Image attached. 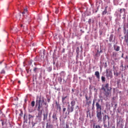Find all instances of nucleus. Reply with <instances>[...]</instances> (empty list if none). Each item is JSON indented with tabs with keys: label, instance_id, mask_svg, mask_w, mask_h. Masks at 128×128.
Wrapping results in <instances>:
<instances>
[{
	"label": "nucleus",
	"instance_id": "29",
	"mask_svg": "<svg viewBox=\"0 0 128 128\" xmlns=\"http://www.w3.org/2000/svg\"><path fill=\"white\" fill-rule=\"evenodd\" d=\"M27 14L26 12L24 11L23 12H22V14L23 15V16H24V14Z\"/></svg>",
	"mask_w": 128,
	"mask_h": 128
},
{
	"label": "nucleus",
	"instance_id": "56",
	"mask_svg": "<svg viewBox=\"0 0 128 128\" xmlns=\"http://www.w3.org/2000/svg\"><path fill=\"white\" fill-rule=\"evenodd\" d=\"M76 108H78V106H76Z\"/></svg>",
	"mask_w": 128,
	"mask_h": 128
},
{
	"label": "nucleus",
	"instance_id": "41",
	"mask_svg": "<svg viewBox=\"0 0 128 128\" xmlns=\"http://www.w3.org/2000/svg\"><path fill=\"white\" fill-rule=\"evenodd\" d=\"M92 106H94V101H93Z\"/></svg>",
	"mask_w": 128,
	"mask_h": 128
},
{
	"label": "nucleus",
	"instance_id": "46",
	"mask_svg": "<svg viewBox=\"0 0 128 128\" xmlns=\"http://www.w3.org/2000/svg\"><path fill=\"white\" fill-rule=\"evenodd\" d=\"M107 118H108V120H110V118L108 117V116H107Z\"/></svg>",
	"mask_w": 128,
	"mask_h": 128
},
{
	"label": "nucleus",
	"instance_id": "17",
	"mask_svg": "<svg viewBox=\"0 0 128 128\" xmlns=\"http://www.w3.org/2000/svg\"><path fill=\"white\" fill-rule=\"evenodd\" d=\"M20 16H22L20 15V14H18L16 16V18L17 20H20Z\"/></svg>",
	"mask_w": 128,
	"mask_h": 128
},
{
	"label": "nucleus",
	"instance_id": "22",
	"mask_svg": "<svg viewBox=\"0 0 128 128\" xmlns=\"http://www.w3.org/2000/svg\"><path fill=\"white\" fill-rule=\"evenodd\" d=\"M32 128H34V126H36V123L34 122H32Z\"/></svg>",
	"mask_w": 128,
	"mask_h": 128
},
{
	"label": "nucleus",
	"instance_id": "18",
	"mask_svg": "<svg viewBox=\"0 0 128 128\" xmlns=\"http://www.w3.org/2000/svg\"><path fill=\"white\" fill-rule=\"evenodd\" d=\"M101 80H102V82H106V78L104 76H102Z\"/></svg>",
	"mask_w": 128,
	"mask_h": 128
},
{
	"label": "nucleus",
	"instance_id": "38",
	"mask_svg": "<svg viewBox=\"0 0 128 128\" xmlns=\"http://www.w3.org/2000/svg\"><path fill=\"white\" fill-rule=\"evenodd\" d=\"M48 102H50V98H48Z\"/></svg>",
	"mask_w": 128,
	"mask_h": 128
},
{
	"label": "nucleus",
	"instance_id": "60",
	"mask_svg": "<svg viewBox=\"0 0 128 128\" xmlns=\"http://www.w3.org/2000/svg\"><path fill=\"white\" fill-rule=\"evenodd\" d=\"M94 126H95V125L94 124Z\"/></svg>",
	"mask_w": 128,
	"mask_h": 128
},
{
	"label": "nucleus",
	"instance_id": "40",
	"mask_svg": "<svg viewBox=\"0 0 128 128\" xmlns=\"http://www.w3.org/2000/svg\"><path fill=\"white\" fill-rule=\"evenodd\" d=\"M126 60H128V56H126Z\"/></svg>",
	"mask_w": 128,
	"mask_h": 128
},
{
	"label": "nucleus",
	"instance_id": "48",
	"mask_svg": "<svg viewBox=\"0 0 128 128\" xmlns=\"http://www.w3.org/2000/svg\"><path fill=\"white\" fill-rule=\"evenodd\" d=\"M2 64V62H0V64Z\"/></svg>",
	"mask_w": 128,
	"mask_h": 128
},
{
	"label": "nucleus",
	"instance_id": "11",
	"mask_svg": "<svg viewBox=\"0 0 128 128\" xmlns=\"http://www.w3.org/2000/svg\"><path fill=\"white\" fill-rule=\"evenodd\" d=\"M74 108L72 106H70V107L68 108V114H70V112H74Z\"/></svg>",
	"mask_w": 128,
	"mask_h": 128
},
{
	"label": "nucleus",
	"instance_id": "58",
	"mask_svg": "<svg viewBox=\"0 0 128 128\" xmlns=\"http://www.w3.org/2000/svg\"><path fill=\"white\" fill-rule=\"evenodd\" d=\"M6 68V66H5Z\"/></svg>",
	"mask_w": 128,
	"mask_h": 128
},
{
	"label": "nucleus",
	"instance_id": "57",
	"mask_svg": "<svg viewBox=\"0 0 128 128\" xmlns=\"http://www.w3.org/2000/svg\"><path fill=\"white\" fill-rule=\"evenodd\" d=\"M110 40V42H112V39H111V40Z\"/></svg>",
	"mask_w": 128,
	"mask_h": 128
},
{
	"label": "nucleus",
	"instance_id": "30",
	"mask_svg": "<svg viewBox=\"0 0 128 128\" xmlns=\"http://www.w3.org/2000/svg\"><path fill=\"white\" fill-rule=\"evenodd\" d=\"M66 108H63V109H62L63 112H66Z\"/></svg>",
	"mask_w": 128,
	"mask_h": 128
},
{
	"label": "nucleus",
	"instance_id": "39",
	"mask_svg": "<svg viewBox=\"0 0 128 128\" xmlns=\"http://www.w3.org/2000/svg\"><path fill=\"white\" fill-rule=\"evenodd\" d=\"M126 28H124V34H126Z\"/></svg>",
	"mask_w": 128,
	"mask_h": 128
},
{
	"label": "nucleus",
	"instance_id": "33",
	"mask_svg": "<svg viewBox=\"0 0 128 128\" xmlns=\"http://www.w3.org/2000/svg\"><path fill=\"white\" fill-rule=\"evenodd\" d=\"M2 126H4V121H2Z\"/></svg>",
	"mask_w": 128,
	"mask_h": 128
},
{
	"label": "nucleus",
	"instance_id": "8",
	"mask_svg": "<svg viewBox=\"0 0 128 128\" xmlns=\"http://www.w3.org/2000/svg\"><path fill=\"white\" fill-rule=\"evenodd\" d=\"M52 118L54 120V121L58 120V117L56 116V112H54L53 113Z\"/></svg>",
	"mask_w": 128,
	"mask_h": 128
},
{
	"label": "nucleus",
	"instance_id": "19",
	"mask_svg": "<svg viewBox=\"0 0 128 128\" xmlns=\"http://www.w3.org/2000/svg\"><path fill=\"white\" fill-rule=\"evenodd\" d=\"M38 70H40L38 68H34L33 70L35 72H38Z\"/></svg>",
	"mask_w": 128,
	"mask_h": 128
},
{
	"label": "nucleus",
	"instance_id": "4",
	"mask_svg": "<svg viewBox=\"0 0 128 128\" xmlns=\"http://www.w3.org/2000/svg\"><path fill=\"white\" fill-rule=\"evenodd\" d=\"M34 116L30 114H28V115L24 114V122L28 124V120H29V122H30V120L34 118Z\"/></svg>",
	"mask_w": 128,
	"mask_h": 128
},
{
	"label": "nucleus",
	"instance_id": "23",
	"mask_svg": "<svg viewBox=\"0 0 128 128\" xmlns=\"http://www.w3.org/2000/svg\"><path fill=\"white\" fill-rule=\"evenodd\" d=\"M0 74H6V70H4V69H2V71L0 72Z\"/></svg>",
	"mask_w": 128,
	"mask_h": 128
},
{
	"label": "nucleus",
	"instance_id": "1",
	"mask_svg": "<svg viewBox=\"0 0 128 128\" xmlns=\"http://www.w3.org/2000/svg\"><path fill=\"white\" fill-rule=\"evenodd\" d=\"M112 87H110V84L108 83H106L101 88V90H104V96H106V98H110V96H112Z\"/></svg>",
	"mask_w": 128,
	"mask_h": 128
},
{
	"label": "nucleus",
	"instance_id": "14",
	"mask_svg": "<svg viewBox=\"0 0 128 128\" xmlns=\"http://www.w3.org/2000/svg\"><path fill=\"white\" fill-rule=\"evenodd\" d=\"M43 120H48V113L46 114H44Z\"/></svg>",
	"mask_w": 128,
	"mask_h": 128
},
{
	"label": "nucleus",
	"instance_id": "12",
	"mask_svg": "<svg viewBox=\"0 0 128 128\" xmlns=\"http://www.w3.org/2000/svg\"><path fill=\"white\" fill-rule=\"evenodd\" d=\"M95 76H96L98 80H100V72H98V71H96L95 72Z\"/></svg>",
	"mask_w": 128,
	"mask_h": 128
},
{
	"label": "nucleus",
	"instance_id": "54",
	"mask_svg": "<svg viewBox=\"0 0 128 128\" xmlns=\"http://www.w3.org/2000/svg\"><path fill=\"white\" fill-rule=\"evenodd\" d=\"M81 128H84V126H82Z\"/></svg>",
	"mask_w": 128,
	"mask_h": 128
},
{
	"label": "nucleus",
	"instance_id": "3",
	"mask_svg": "<svg viewBox=\"0 0 128 128\" xmlns=\"http://www.w3.org/2000/svg\"><path fill=\"white\" fill-rule=\"evenodd\" d=\"M46 99H44V98L42 97V98L40 97L38 99V97L36 98V107L38 108V112H40V108H42V104H44V106H46L47 103L46 101H45Z\"/></svg>",
	"mask_w": 128,
	"mask_h": 128
},
{
	"label": "nucleus",
	"instance_id": "45",
	"mask_svg": "<svg viewBox=\"0 0 128 128\" xmlns=\"http://www.w3.org/2000/svg\"><path fill=\"white\" fill-rule=\"evenodd\" d=\"M72 92H74V89H72Z\"/></svg>",
	"mask_w": 128,
	"mask_h": 128
},
{
	"label": "nucleus",
	"instance_id": "26",
	"mask_svg": "<svg viewBox=\"0 0 128 128\" xmlns=\"http://www.w3.org/2000/svg\"><path fill=\"white\" fill-rule=\"evenodd\" d=\"M95 128H102V126H100V125H96L95 126Z\"/></svg>",
	"mask_w": 128,
	"mask_h": 128
},
{
	"label": "nucleus",
	"instance_id": "51",
	"mask_svg": "<svg viewBox=\"0 0 128 128\" xmlns=\"http://www.w3.org/2000/svg\"><path fill=\"white\" fill-rule=\"evenodd\" d=\"M77 50H80V48L78 47L77 48Z\"/></svg>",
	"mask_w": 128,
	"mask_h": 128
},
{
	"label": "nucleus",
	"instance_id": "2",
	"mask_svg": "<svg viewBox=\"0 0 128 128\" xmlns=\"http://www.w3.org/2000/svg\"><path fill=\"white\" fill-rule=\"evenodd\" d=\"M96 116L98 120V122H102V105L98 102H96Z\"/></svg>",
	"mask_w": 128,
	"mask_h": 128
},
{
	"label": "nucleus",
	"instance_id": "49",
	"mask_svg": "<svg viewBox=\"0 0 128 128\" xmlns=\"http://www.w3.org/2000/svg\"><path fill=\"white\" fill-rule=\"evenodd\" d=\"M112 128H116V126H113L112 127Z\"/></svg>",
	"mask_w": 128,
	"mask_h": 128
},
{
	"label": "nucleus",
	"instance_id": "37",
	"mask_svg": "<svg viewBox=\"0 0 128 128\" xmlns=\"http://www.w3.org/2000/svg\"><path fill=\"white\" fill-rule=\"evenodd\" d=\"M31 4H32V6H34V5L35 2H31Z\"/></svg>",
	"mask_w": 128,
	"mask_h": 128
},
{
	"label": "nucleus",
	"instance_id": "52",
	"mask_svg": "<svg viewBox=\"0 0 128 128\" xmlns=\"http://www.w3.org/2000/svg\"><path fill=\"white\" fill-rule=\"evenodd\" d=\"M18 82L19 84H20V81H18Z\"/></svg>",
	"mask_w": 128,
	"mask_h": 128
},
{
	"label": "nucleus",
	"instance_id": "59",
	"mask_svg": "<svg viewBox=\"0 0 128 128\" xmlns=\"http://www.w3.org/2000/svg\"><path fill=\"white\" fill-rule=\"evenodd\" d=\"M127 34H128V32H127Z\"/></svg>",
	"mask_w": 128,
	"mask_h": 128
},
{
	"label": "nucleus",
	"instance_id": "9",
	"mask_svg": "<svg viewBox=\"0 0 128 128\" xmlns=\"http://www.w3.org/2000/svg\"><path fill=\"white\" fill-rule=\"evenodd\" d=\"M46 128H54V125L50 122L46 124Z\"/></svg>",
	"mask_w": 128,
	"mask_h": 128
},
{
	"label": "nucleus",
	"instance_id": "42",
	"mask_svg": "<svg viewBox=\"0 0 128 128\" xmlns=\"http://www.w3.org/2000/svg\"><path fill=\"white\" fill-rule=\"evenodd\" d=\"M104 128H108V125L104 124Z\"/></svg>",
	"mask_w": 128,
	"mask_h": 128
},
{
	"label": "nucleus",
	"instance_id": "5",
	"mask_svg": "<svg viewBox=\"0 0 128 128\" xmlns=\"http://www.w3.org/2000/svg\"><path fill=\"white\" fill-rule=\"evenodd\" d=\"M106 76L108 80L110 78H112V72L110 69H107L106 70Z\"/></svg>",
	"mask_w": 128,
	"mask_h": 128
},
{
	"label": "nucleus",
	"instance_id": "10",
	"mask_svg": "<svg viewBox=\"0 0 128 128\" xmlns=\"http://www.w3.org/2000/svg\"><path fill=\"white\" fill-rule=\"evenodd\" d=\"M114 50H116V52H119L120 48V46L114 45Z\"/></svg>",
	"mask_w": 128,
	"mask_h": 128
},
{
	"label": "nucleus",
	"instance_id": "53",
	"mask_svg": "<svg viewBox=\"0 0 128 128\" xmlns=\"http://www.w3.org/2000/svg\"><path fill=\"white\" fill-rule=\"evenodd\" d=\"M90 104H92V102L90 101L89 102Z\"/></svg>",
	"mask_w": 128,
	"mask_h": 128
},
{
	"label": "nucleus",
	"instance_id": "35",
	"mask_svg": "<svg viewBox=\"0 0 128 128\" xmlns=\"http://www.w3.org/2000/svg\"><path fill=\"white\" fill-rule=\"evenodd\" d=\"M88 22V24H90V22H92V19H89Z\"/></svg>",
	"mask_w": 128,
	"mask_h": 128
},
{
	"label": "nucleus",
	"instance_id": "27",
	"mask_svg": "<svg viewBox=\"0 0 128 128\" xmlns=\"http://www.w3.org/2000/svg\"><path fill=\"white\" fill-rule=\"evenodd\" d=\"M114 76H116H116H120V73H118V72H116V74L114 73Z\"/></svg>",
	"mask_w": 128,
	"mask_h": 128
},
{
	"label": "nucleus",
	"instance_id": "16",
	"mask_svg": "<svg viewBox=\"0 0 128 128\" xmlns=\"http://www.w3.org/2000/svg\"><path fill=\"white\" fill-rule=\"evenodd\" d=\"M108 14V10H106V9H104L102 12V16H104V14Z\"/></svg>",
	"mask_w": 128,
	"mask_h": 128
},
{
	"label": "nucleus",
	"instance_id": "21",
	"mask_svg": "<svg viewBox=\"0 0 128 128\" xmlns=\"http://www.w3.org/2000/svg\"><path fill=\"white\" fill-rule=\"evenodd\" d=\"M36 104V102H34V101H32L31 102V106H32V108H34V104Z\"/></svg>",
	"mask_w": 128,
	"mask_h": 128
},
{
	"label": "nucleus",
	"instance_id": "47",
	"mask_svg": "<svg viewBox=\"0 0 128 128\" xmlns=\"http://www.w3.org/2000/svg\"><path fill=\"white\" fill-rule=\"evenodd\" d=\"M124 57V54H122V58Z\"/></svg>",
	"mask_w": 128,
	"mask_h": 128
},
{
	"label": "nucleus",
	"instance_id": "32",
	"mask_svg": "<svg viewBox=\"0 0 128 128\" xmlns=\"http://www.w3.org/2000/svg\"><path fill=\"white\" fill-rule=\"evenodd\" d=\"M120 14H122V8H120Z\"/></svg>",
	"mask_w": 128,
	"mask_h": 128
},
{
	"label": "nucleus",
	"instance_id": "36",
	"mask_svg": "<svg viewBox=\"0 0 128 128\" xmlns=\"http://www.w3.org/2000/svg\"><path fill=\"white\" fill-rule=\"evenodd\" d=\"M42 52H43V55L44 56L45 55L44 54L46 53V50H44Z\"/></svg>",
	"mask_w": 128,
	"mask_h": 128
},
{
	"label": "nucleus",
	"instance_id": "15",
	"mask_svg": "<svg viewBox=\"0 0 128 128\" xmlns=\"http://www.w3.org/2000/svg\"><path fill=\"white\" fill-rule=\"evenodd\" d=\"M66 98H68V96H66L65 97H62V104H64L66 102Z\"/></svg>",
	"mask_w": 128,
	"mask_h": 128
},
{
	"label": "nucleus",
	"instance_id": "28",
	"mask_svg": "<svg viewBox=\"0 0 128 128\" xmlns=\"http://www.w3.org/2000/svg\"><path fill=\"white\" fill-rule=\"evenodd\" d=\"M106 118H108V116L106 114L104 116V120H106Z\"/></svg>",
	"mask_w": 128,
	"mask_h": 128
},
{
	"label": "nucleus",
	"instance_id": "7",
	"mask_svg": "<svg viewBox=\"0 0 128 128\" xmlns=\"http://www.w3.org/2000/svg\"><path fill=\"white\" fill-rule=\"evenodd\" d=\"M56 106L57 110H59L60 112H62V107L60 106V104H58L57 102H56Z\"/></svg>",
	"mask_w": 128,
	"mask_h": 128
},
{
	"label": "nucleus",
	"instance_id": "31",
	"mask_svg": "<svg viewBox=\"0 0 128 128\" xmlns=\"http://www.w3.org/2000/svg\"><path fill=\"white\" fill-rule=\"evenodd\" d=\"M24 12H26V13H28V8H24Z\"/></svg>",
	"mask_w": 128,
	"mask_h": 128
},
{
	"label": "nucleus",
	"instance_id": "50",
	"mask_svg": "<svg viewBox=\"0 0 128 128\" xmlns=\"http://www.w3.org/2000/svg\"><path fill=\"white\" fill-rule=\"evenodd\" d=\"M21 28H22V24L20 25Z\"/></svg>",
	"mask_w": 128,
	"mask_h": 128
},
{
	"label": "nucleus",
	"instance_id": "43",
	"mask_svg": "<svg viewBox=\"0 0 128 128\" xmlns=\"http://www.w3.org/2000/svg\"><path fill=\"white\" fill-rule=\"evenodd\" d=\"M108 6H106V8H105V10H108Z\"/></svg>",
	"mask_w": 128,
	"mask_h": 128
},
{
	"label": "nucleus",
	"instance_id": "13",
	"mask_svg": "<svg viewBox=\"0 0 128 128\" xmlns=\"http://www.w3.org/2000/svg\"><path fill=\"white\" fill-rule=\"evenodd\" d=\"M71 106L74 107L76 106V100H73L70 102Z\"/></svg>",
	"mask_w": 128,
	"mask_h": 128
},
{
	"label": "nucleus",
	"instance_id": "20",
	"mask_svg": "<svg viewBox=\"0 0 128 128\" xmlns=\"http://www.w3.org/2000/svg\"><path fill=\"white\" fill-rule=\"evenodd\" d=\"M58 80L59 82L61 83L62 82V77L58 78Z\"/></svg>",
	"mask_w": 128,
	"mask_h": 128
},
{
	"label": "nucleus",
	"instance_id": "55",
	"mask_svg": "<svg viewBox=\"0 0 128 128\" xmlns=\"http://www.w3.org/2000/svg\"><path fill=\"white\" fill-rule=\"evenodd\" d=\"M100 52H102V50H100Z\"/></svg>",
	"mask_w": 128,
	"mask_h": 128
},
{
	"label": "nucleus",
	"instance_id": "44",
	"mask_svg": "<svg viewBox=\"0 0 128 128\" xmlns=\"http://www.w3.org/2000/svg\"><path fill=\"white\" fill-rule=\"evenodd\" d=\"M122 10L124 12H126V9L123 8V9H122Z\"/></svg>",
	"mask_w": 128,
	"mask_h": 128
},
{
	"label": "nucleus",
	"instance_id": "25",
	"mask_svg": "<svg viewBox=\"0 0 128 128\" xmlns=\"http://www.w3.org/2000/svg\"><path fill=\"white\" fill-rule=\"evenodd\" d=\"M55 14H58V8L56 9Z\"/></svg>",
	"mask_w": 128,
	"mask_h": 128
},
{
	"label": "nucleus",
	"instance_id": "6",
	"mask_svg": "<svg viewBox=\"0 0 128 128\" xmlns=\"http://www.w3.org/2000/svg\"><path fill=\"white\" fill-rule=\"evenodd\" d=\"M122 117H120V120L117 119L116 126H122Z\"/></svg>",
	"mask_w": 128,
	"mask_h": 128
},
{
	"label": "nucleus",
	"instance_id": "34",
	"mask_svg": "<svg viewBox=\"0 0 128 128\" xmlns=\"http://www.w3.org/2000/svg\"><path fill=\"white\" fill-rule=\"evenodd\" d=\"M85 98H86V100H88V96H85Z\"/></svg>",
	"mask_w": 128,
	"mask_h": 128
},
{
	"label": "nucleus",
	"instance_id": "24",
	"mask_svg": "<svg viewBox=\"0 0 128 128\" xmlns=\"http://www.w3.org/2000/svg\"><path fill=\"white\" fill-rule=\"evenodd\" d=\"M32 62H34V60H31L28 62V64H29L30 66H32Z\"/></svg>",
	"mask_w": 128,
	"mask_h": 128
}]
</instances>
